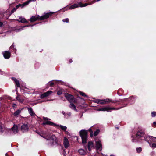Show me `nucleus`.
I'll return each instance as SVG.
<instances>
[{
    "label": "nucleus",
    "instance_id": "nucleus-52",
    "mask_svg": "<svg viewBox=\"0 0 156 156\" xmlns=\"http://www.w3.org/2000/svg\"><path fill=\"white\" fill-rule=\"evenodd\" d=\"M14 43H13L12 45V47H14Z\"/></svg>",
    "mask_w": 156,
    "mask_h": 156
},
{
    "label": "nucleus",
    "instance_id": "nucleus-31",
    "mask_svg": "<svg viewBox=\"0 0 156 156\" xmlns=\"http://www.w3.org/2000/svg\"><path fill=\"white\" fill-rule=\"evenodd\" d=\"M79 93H80V95H81L83 96L87 97V96L86 95V94L85 93H83V92H82V91H79Z\"/></svg>",
    "mask_w": 156,
    "mask_h": 156
},
{
    "label": "nucleus",
    "instance_id": "nucleus-37",
    "mask_svg": "<svg viewBox=\"0 0 156 156\" xmlns=\"http://www.w3.org/2000/svg\"><path fill=\"white\" fill-rule=\"evenodd\" d=\"M151 147H152L155 148L156 147V143H153L152 144Z\"/></svg>",
    "mask_w": 156,
    "mask_h": 156
},
{
    "label": "nucleus",
    "instance_id": "nucleus-16",
    "mask_svg": "<svg viewBox=\"0 0 156 156\" xmlns=\"http://www.w3.org/2000/svg\"><path fill=\"white\" fill-rule=\"evenodd\" d=\"M11 129L13 133L15 134L17 133L18 131V126L14 124L13 126L11 128Z\"/></svg>",
    "mask_w": 156,
    "mask_h": 156
},
{
    "label": "nucleus",
    "instance_id": "nucleus-32",
    "mask_svg": "<svg viewBox=\"0 0 156 156\" xmlns=\"http://www.w3.org/2000/svg\"><path fill=\"white\" fill-rule=\"evenodd\" d=\"M119 109V108H118L116 109V108L115 107H108V112L109 111V110H118V109Z\"/></svg>",
    "mask_w": 156,
    "mask_h": 156
},
{
    "label": "nucleus",
    "instance_id": "nucleus-2",
    "mask_svg": "<svg viewBox=\"0 0 156 156\" xmlns=\"http://www.w3.org/2000/svg\"><path fill=\"white\" fill-rule=\"evenodd\" d=\"M87 131L85 130H82L79 132L80 135L82 140V143L83 144L86 143L87 138Z\"/></svg>",
    "mask_w": 156,
    "mask_h": 156
},
{
    "label": "nucleus",
    "instance_id": "nucleus-54",
    "mask_svg": "<svg viewBox=\"0 0 156 156\" xmlns=\"http://www.w3.org/2000/svg\"><path fill=\"white\" fill-rule=\"evenodd\" d=\"M90 137H91L92 136V134H91L90 135Z\"/></svg>",
    "mask_w": 156,
    "mask_h": 156
},
{
    "label": "nucleus",
    "instance_id": "nucleus-5",
    "mask_svg": "<svg viewBox=\"0 0 156 156\" xmlns=\"http://www.w3.org/2000/svg\"><path fill=\"white\" fill-rule=\"evenodd\" d=\"M53 13V12H48L41 16H39V20H44L48 18Z\"/></svg>",
    "mask_w": 156,
    "mask_h": 156
},
{
    "label": "nucleus",
    "instance_id": "nucleus-11",
    "mask_svg": "<svg viewBox=\"0 0 156 156\" xmlns=\"http://www.w3.org/2000/svg\"><path fill=\"white\" fill-rule=\"evenodd\" d=\"M144 132L142 130H140L138 131L136 135V138H138V137H142L144 136Z\"/></svg>",
    "mask_w": 156,
    "mask_h": 156
},
{
    "label": "nucleus",
    "instance_id": "nucleus-53",
    "mask_svg": "<svg viewBox=\"0 0 156 156\" xmlns=\"http://www.w3.org/2000/svg\"><path fill=\"white\" fill-rule=\"evenodd\" d=\"M62 113H63V114L64 115H65V112H62Z\"/></svg>",
    "mask_w": 156,
    "mask_h": 156
},
{
    "label": "nucleus",
    "instance_id": "nucleus-29",
    "mask_svg": "<svg viewBox=\"0 0 156 156\" xmlns=\"http://www.w3.org/2000/svg\"><path fill=\"white\" fill-rule=\"evenodd\" d=\"M60 127L62 130L64 131H66L67 129V127L66 126L61 125H60Z\"/></svg>",
    "mask_w": 156,
    "mask_h": 156
},
{
    "label": "nucleus",
    "instance_id": "nucleus-45",
    "mask_svg": "<svg viewBox=\"0 0 156 156\" xmlns=\"http://www.w3.org/2000/svg\"><path fill=\"white\" fill-rule=\"evenodd\" d=\"M3 23L0 21V27H2L3 26Z\"/></svg>",
    "mask_w": 156,
    "mask_h": 156
},
{
    "label": "nucleus",
    "instance_id": "nucleus-14",
    "mask_svg": "<svg viewBox=\"0 0 156 156\" xmlns=\"http://www.w3.org/2000/svg\"><path fill=\"white\" fill-rule=\"evenodd\" d=\"M12 79L14 81L15 84L18 87H20V84L18 79L16 78L13 77H12Z\"/></svg>",
    "mask_w": 156,
    "mask_h": 156
},
{
    "label": "nucleus",
    "instance_id": "nucleus-10",
    "mask_svg": "<svg viewBox=\"0 0 156 156\" xmlns=\"http://www.w3.org/2000/svg\"><path fill=\"white\" fill-rule=\"evenodd\" d=\"M37 20H39V15H38L32 16L30 19V21L31 22H33Z\"/></svg>",
    "mask_w": 156,
    "mask_h": 156
},
{
    "label": "nucleus",
    "instance_id": "nucleus-15",
    "mask_svg": "<svg viewBox=\"0 0 156 156\" xmlns=\"http://www.w3.org/2000/svg\"><path fill=\"white\" fill-rule=\"evenodd\" d=\"M42 125H48L53 126H56V125L54 123L52 122H51L48 121L43 122L42 123Z\"/></svg>",
    "mask_w": 156,
    "mask_h": 156
},
{
    "label": "nucleus",
    "instance_id": "nucleus-46",
    "mask_svg": "<svg viewBox=\"0 0 156 156\" xmlns=\"http://www.w3.org/2000/svg\"><path fill=\"white\" fill-rule=\"evenodd\" d=\"M132 142H136V141H137V140H136V141H135V139H133L132 140Z\"/></svg>",
    "mask_w": 156,
    "mask_h": 156
},
{
    "label": "nucleus",
    "instance_id": "nucleus-42",
    "mask_svg": "<svg viewBox=\"0 0 156 156\" xmlns=\"http://www.w3.org/2000/svg\"><path fill=\"white\" fill-rule=\"evenodd\" d=\"M54 84V83L53 82H51L50 83V86H52Z\"/></svg>",
    "mask_w": 156,
    "mask_h": 156
},
{
    "label": "nucleus",
    "instance_id": "nucleus-17",
    "mask_svg": "<svg viewBox=\"0 0 156 156\" xmlns=\"http://www.w3.org/2000/svg\"><path fill=\"white\" fill-rule=\"evenodd\" d=\"M28 111L29 113L32 116H34L36 115V114L34 112L33 110L31 108H28Z\"/></svg>",
    "mask_w": 156,
    "mask_h": 156
},
{
    "label": "nucleus",
    "instance_id": "nucleus-9",
    "mask_svg": "<svg viewBox=\"0 0 156 156\" xmlns=\"http://www.w3.org/2000/svg\"><path fill=\"white\" fill-rule=\"evenodd\" d=\"M28 129V126L26 124H24L21 126V130L23 132H27Z\"/></svg>",
    "mask_w": 156,
    "mask_h": 156
},
{
    "label": "nucleus",
    "instance_id": "nucleus-27",
    "mask_svg": "<svg viewBox=\"0 0 156 156\" xmlns=\"http://www.w3.org/2000/svg\"><path fill=\"white\" fill-rule=\"evenodd\" d=\"M148 137H149V139H151L153 141L156 143V137L150 136Z\"/></svg>",
    "mask_w": 156,
    "mask_h": 156
},
{
    "label": "nucleus",
    "instance_id": "nucleus-8",
    "mask_svg": "<svg viewBox=\"0 0 156 156\" xmlns=\"http://www.w3.org/2000/svg\"><path fill=\"white\" fill-rule=\"evenodd\" d=\"M52 91H49L46 92L44 93L41 95L40 98H43L45 97L49 96L52 93Z\"/></svg>",
    "mask_w": 156,
    "mask_h": 156
},
{
    "label": "nucleus",
    "instance_id": "nucleus-39",
    "mask_svg": "<svg viewBox=\"0 0 156 156\" xmlns=\"http://www.w3.org/2000/svg\"><path fill=\"white\" fill-rule=\"evenodd\" d=\"M43 119L45 120H47V121L50 120V119H49V118H48L47 117H43Z\"/></svg>",
    "mask_w": 156,
    "mask_h": 156
},
{
    "label": "nucleus",
    "instance_id": "nucleus-33",
    "mask_svg": "<svg viewBox=\"0 0 156 156\" xmlns=\"http://www.w3.org/2000/svg\"><path fill=\"white\" fill-rule=\"evenodd\" d=\"M136 149L137 152L138 153H140L141 151L142 150L141 147L137 148Z\"/></svg>",
    "mask_w": 156,
    "mask_h": 156
},
{
    "label": "nucleus",
    "instance_id": "nucleus-23",
    "mask_svg": "<svg viewBox=\"0 0 156 156\" xmlns=\"http://www.w3.org/2000/svg\"><path fill=\"white\" fill-rule=\"evenodd\" d=\"M16 100L21 103L23 102L24 101L23 99L21 98L20 95L19 94H17V96L16 97Z\"/></svg>",
    "mask_w": 156,
    "mask_h": 156
},
{
    "label": "nucleus",
    "instance_id": "nucleus-56",
    "mask_svg": "<svg viewBox=\"0 0 156 156\" xmlns=\"http://www.w3.org/2000/svg\"><path fill=\"white\" fill-rule=\"evenodd\" d=\"M131 137H133V136H132Z\"/></svg>",
    "mask_w": 156,
    "mask_h": 156
},
{
    "label": "nucleus",
    "instance_id": "nucleus-12",
    "mask_svg": "<svg viewBox=\"0 0 156 156\" xmlns=\"http://www.w3.org/2000/svg\"><path fill=\"white\" fill-rule=\"evenodd\" d=\"M63 144L64 147L67 148L69 146V144L68 139L66 137L64 138Z\"/></svg>",
    "mask_w": 156,
    "mask_h": 156
},
{
    "label": "nucleus",
    "instance_id": "nucleus-43",
    "mask_svg": "<svg viewBox=\"0 0 156 156\" xmlns=\"http://www.w3.org/2000/svg\"><path fill=\"white\" fill-rule=\"evenodd\" d=\"M150 136H148L147 137H146L145 138V140L146 141H148V139H147L148 138H149V137H149Z\"/></svg>",
    "mask_w": 156,
    "mask_h": 156
},
{
    "label": "nucleus",
    "instance_id": "nucleus-22",
    "mask_svg": "<svg viewBox=\"0 0 156 156\" xmlns=\"http://www.w3.org/2000/svg\"><path fill=\"white\" fill-rule=\"evenodd\" d=\"M69 107L72 109L74 110L76 112H77V110L76 108L75 105L73 103H70Z\"/></svg>",
    "mask_w": 156,
    "mask_h": 156
},
{
    "label": "nucleus",
    "instance_id": "nucleus-21",
    "mask_svg": "<svg viewBox=\"0 0 156 156\" xmlns=\"http://www.w3.org/2000/svg\"><path fill=\"white\" fill-rule=\"evenodd\" d=\"M19 20V21L20 22H21L22 23H25L27 22V21L26 20L25 18L22 17H20Z\"/></svg>",
    "mask_w": 156,
    "mask_h": 156
},
{
    "label": "nucleus",
    "instance_id": "nucleus-18",
    "mask_svg": "<svg viewBox=\"0 0 156 156\" xmlns=\"http://www.w3.org/2000/svg\"><path fill=\"white\" fill-rule=\"evenodd\" d=\"M94 146V144L92 141H89L88 144V148L89 151L91 150V148Z\"/></svg>",
    "mask_w": 156,
    "mask_h": 156
},
{
    "label": "nucleus",
    "instance_id": "nucleus-26",
    "mask_svg": "<svg viewBox=\"0 0 156 156\" xmlns=\"http://www.w3.org/2000/svg\"><path fill=\"white\" fill-rule=\"evenodd\" d=\"M100 130L99 129H97L94 133V136H97L98 135L99 133L100 132Z\"/></svg>",
    "mask_w": 156,
    "mask_h": 156
},
{
    "label": "nucleus",
    "instance_id": "nucleus-55",
    "mask_svg": "<svg viewBox=\"0 0 156 156\" xmlns=\"http://www.w3.org/2000/svg\"><path fill=\"white\" fill-rule=\"evenodd\" d=\"M38 134H39L40 135H41V134H40V133H37Z\"/></svg>",
    "mask_w": 156,
    "mask_h": 156
},
{
    "label": "nucleus",
    "instance_id": "nucleus-47",
    "mask_svg": "<svg viewBox=\"0 0 156 156\" xmlns=\"http://www.w3.org/2000/svg\"><path fill=\"white\" fill-rule=\"evenodd\" d=\"M72 62L73 61L72 59H70L69 60V62L70 63H72Z\"/></svg>",
    "mask_w": 156,
    "mask_h": 156
},
{
    "label": "nucleus",
    "instance_id": "nucleus-44",
    "mask_svg": "<svg viewBox=\"0 0 156 156\" xmlns=\"http://www.w3.org/2000/svg\"><path fill=\"white\" fill-rule=\"evenodd\" d=\"M35 25V24H34L33 25H27V26H24V27H28L33 26L34 25Z\"/></svg>",
    "mask_w": 156,
    "mask_h": 156
},
{
    "label": "nucleus",
    "instance_id": "nucleus-20",
    "mask_svg": "<svg viewBox=\"0 0 156 156\" xmlns=\"http://www.w3.org/2000/svg\"><path fill=\"white\" fill-rule=\"evenodd\" d=\"M97 110L98 111H107V112H108V107H105L101 108H98L97 109Z\"/></svg>",
    "mask_w": 156,
    "mask_h": 156
},
{
    "label": "nucleus",
    "instance_id": "nucleus-1",
    "mask_svg": "<svg viewBox=\"0 0 156 156\" xmlns=\"http://www.w3.org/2000/svg\"><path fill=\"white\" fill-rule=\"evenodd\" d=\"M40 136L46 139L47 140L49 141L47 144L48 145L53 146L54 145H58L59 144L58 139L54 135H52L48 138L43 136L41 135H40Z\"/></svg>",
    "mask_w": 156,
    "mask_h": 156
},
{
    "label": "nucleus",
    "instance_id": "nucleus-25",
    "mask_svg": "<svg viewBox=\"0 0 156 156\" xmlns=\"http://www.w3.org/2000/svg\"><path fill=\"white\" fill-rule=\"evenodd\" d=\"M79 5H78V4H74L73 5H72L70 7L69 9H70L75 8L79 7Z\"/></svg>",
    "mask_w": 156,
    "mask_h": 156
},
{
    "label": "nucleus",
    "instance_id": "nucleus-36",
    "mask_svg": "<svg viewBox=\"0 0 156 156\" xmlns=\"http://www.w3.org/2000/svg\"><path fill=\"white\" fill-rule=\"evenodd\" d=\"M21 7V8H22L24 6L23 5V4H19L16 6V7L18 8L19 7Z\"/></svg>",
    "mask_w": 156,
    "mask_h": 156
},
{
    "label": "nucleus",
    "instance_id": "nucleus-28",
    "mask_svg": "<svg viewBox=\"0 0 156 156\" xmlns=\"http://www.w3.org/2000/svg\"><path fill=\"white\" fill-rule=\"evenodd\" d=\"M30 2V1H29V0H28L27 1H26L23 4V5L24 6V7L25 6L27 5Z\"/></svg>",
    "mask_w": 156,
    "mask_h": 156
},
{
    "label": "nucleus",
    "instance_id": "nucleus-49",
    "mask_svg": "<svg viewBox=\"0 0 156 156\" xmlns=\"http://www.w3.org/2000/svg\"><path fill=\"white\" fill-rule=\"evenodd\" d=\"M29 1H30V2H31L32 1L34 2L36 0H29Z\"/></svg>",
    "mask_w": 156,
    "mask_h": 156
},
{
    "label": "nucleus",
    "instance_id": "nucleus-30",
    "mask_svg": "<svg viewBox=\"0 0 156 156\" xmlns=\"http://www.w3.org/2000/svg\"><path fill=\"white\" fill-rule=\"evenodd\" d=\"M18 8H17L16 7H16L14 8L13 9L11 10V13L10 14H12L13 13L15 12L16 10L18 9Z\"/></svg>",
    "mask_w": 156,
    "mask_h": 156
},
{
    "label": "nucleus",
    "instance_id": "nucleus-48",
    "mask_svg": "<svg viewBox=\"0 0 156 156\" xmlns=\"http://www.w3.org/2000/svg\"><path fill=\"white\" fill-rule=\"evenodd\" d=\"M153 125H155V126H156V122H153Z\"/></svg>",
    "mask_w": 156,
    "mask_h": 156
},
{
    "label": "nucleus",
    "instance_id": "nucleus-41",
    "mask_svg": "<svg viewBox=\"0 0 156 156\" xmlns=\"http://www.w3.org/2000/svg\"><path fill=\"white\" fill-rule=\"evenodd\" d=\"M62 93V91H57V94L58 95H61Z\"/></svg>",
    "mask_w": 156,
    "mask_h": 156
},
{
    "label": "nucleus",
    "instance_id": "nucleus-3",
    "mask_svg": "<svg viewBox=\"0 0 156 156\" xmlns=\"http://www.w3.org/2000/svg\"><path fill=\"white\" fill-rule=\"evenodd\" d=\"M64 96L70 103H77L76 99L73 95L68 93H66L65 94Z\"/></svg>",
    "mask_w": 156,
    "mask_h": 156
},
{
    "label": "nucleus",
    "instance_id": "nucleus-7",
    "mask_svg": "<svg viewBox=\"0 0 156 156\" xmlns=\"http://www.w3.org/2000/svg\"><path fill=\"white\" fill-rule=\"evenodd\" d=\"M4 58L5 59L9 58L11 56V53L9 51H5L2 52Z\"/></svg>",
    "mask_w": 156,
    "mask_h": 156
},
{
    "label": "nucleus",
    "instance_id": "nucleus-4",
    "mask_svg": "<svg viewBox=\"0 0 156 156\" xmlns=\"http://www.w3.org/2000/svg\"><path fill=\"white\" fill-rule=\"evenodd\" d=\"M126 99H123L121 100L120 101H112L108 99V100H100L99 101V104H108L110 102H112L113 103H116L119 102H123Z\"/></svg>",
    "mask_w": 156,
    "mask_h": 156
},
{
    "label": "nucleus",
    "instance_id": "nucleus-35",
    "mask_svg": "<svg viewBox=\"0 0 156 156\" xmlns=\"http://www.w3.org/2000/svg\"><path fill=\"white\" fill-rule=\"evenodd\" d=\"M156 116V112H151V116L152 117H154Z\"/></svg>",
    "mask_w": 156,
    "mask_h": 156
},
{
    "label": "nucleus",
    "instance_id": "nucleus-24",
    "mask_svg": "<svg viewBox=\"0 0 156 156\" xmlns=\"http://www.w3.org/2000/svg\"><path fill=\"white\" fill-rule=\"evenodd\" d=\"M21 112V110L20 109L17 110L15 111L13 114L14 116L16 117H18L19 115L20 114Z\"/></svg>",
    "mask_w": 156,
    "mask_h": 156
},
{
    "label": "nucleus",
    "instance_id": "nucleus-38",
    "mask_svg": "<svg viewBox=\"0 0 156 156\" xmlns=\"http://www.w3.org/2000/svg\"><path fill=\"white\" fill-rule=\"evenodd\" d=\"M3 132V128L2 127L0 126V133H2Z\"/></svg>",
    "mask_w": 156,
    "mask_h": 156
},
{
    "label": "nucleus",
    "instance_id": "nucleus-50",
    "mask_svg": "<svg viewBox=\"0 0 156 156\" xmlns=\"http://www.w3.org/2000/svg\"><path fill=\"white\" fill-rule=\"evenodd\" d=\"M14 48V47H12V46H11L9 48H10V49H12V48Z\"/></svg>",
    "mask_w": 156,
    "mask_h": 156
},
{
    "label": "nucleus",
    "instance_id": "nucleus-6",
    "mask_svg": "<svg viewBox=\"0 0 156 156\" xmlns=\"http://www.w3.org/2000/svg\"><path fill=\"white\" fill-rule=\"evenodd\" d=\"M96 150L99 151H101L102 145L101 141L99 140L96 141Z\"/></svg>",
    "mask_w": 156,
    "mask_h": 156
},
{
    "label": "nucleus",
    "instance_id": "nucleus-40",
    "mask_svg": "<svg viewBox=\"0 0 156 156\" xmlns=\"http://www.w3.org/2000/svg\"><path fill=\"white\" fill-rule=\"evenodd\" d=\"M100 100L99 99H97V100H95L94 101V102H95V103H98V104H99Z\"/></svg>",
    "mask_w": 156,
    "mask_h": 156
},
{
    "label": "nucleus",
    "instance_id": "nucleus-34",
    "mask_svg": "<svg viewBox=\"0 0 156 156\" xmlns=\"http://www.w3.org/2000/svg\"><path fill=\"white\" fill-rule=\"evenodd\" d=\"M62 21L63 22L69 23V20L68 18H66L63 19Z\"/></svg>",
    "mask_w": 156,
    "mask_h": 156
},
{
    "label": "nucleus",
    "instance_id": "nucleus-51",
    "mask_svg": "<svg viewBox=\"0 0 156 156\" xmlns=\"http://www.w3.org/2000/svg\"><path fill=\"white\" fill-rule=\"evenodd\" d=\"M89 131H90V132H92V129H89Z\"/></svg>",
    "mask_w": 156,
    "mask_h": 156
},
{
    "label": "nucleus",
    "instance_id": "nucleus-19",
    "mask_svg": "<svg viewBox=\"0 0 156 156\" xmlns=\"http://www.w3.org/2000/svg\"><path fill=\"white\" fill-rule=\"evenodd\" d=\"M79 153L82 155H85L87 154L86 152L84 150L82 149H80L78 150Z\"/></svg>",
    "mask_w": 156,
    "mask_h": 156
},
{
    "label": "nucleus",
    "instance_id": "nucleus-13",
    "mask_svg": "<svg viewBox=\"0 0 156 156\" xmlns=\"http://www.w3.org/2000/svg\"><path fill=\"white\" fill-rule=\"evenodd\" d=\"M95 2H96L95 0H94L93 1H92V3H90V4L85 3L84 4L82 3L81 2H79L78 3V5H79V7H83L89 5L93 3H94Z\"/></svg>",
    "mask_w": 156,
    "mask_h": 156
}]
</instances>
